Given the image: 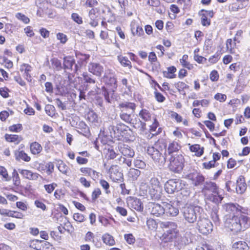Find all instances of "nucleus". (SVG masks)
Instances as JSON below:
<instances>
[{"label": "nucleus", "mask_w": 250, "mask_h": 250, "mask_svg": "<svg viewBox=\"0 0 250 250\" xmlns=\"http://www.w3.org/2000/svg\"><path fill=\"white\" fill-rule=\"evenodd\" d=\"M247 213H239L227 218L225 224L231 231L238 233L244 231L250 227V209L247 208Z\"/></svg>", "instance_id": "obj_1"}, {"label": "nucleus", "mask_w": 250, "mask_h": 250, "mask_svg": "<svg viewBox=\"0 0 250 250\" xmlns=\"http://www.w3.org/2000/svg\"><path fill=\"white\" fill-rule=\"evenodd\" d=\"M161 228L166 230L160 237V239L164 242H171L177 236L179 231L177 224L173 222H162L160 223Z\"/></svg>", "instance_id": "obj_2"}, {"label": "nucleus", "mask_w": 250, "mask_h": 250, "mask_svg": "<svg viewBox=\"0 0 250 250\" xmlns=\"http://www.w3.org/2000/svg\"><path fill=\"white\" fill-rule=\"evenodd\" d=\"M203 209L199 206H189L185 207L183 209V214L186 220L189 223H193L197 220Z\"/></svg>", "instance_id": "obj_3"}, {"label": "nucleus", "mask_w": 250, "mask_h": 250, "mask_svg": "<svg viewBox=\"0 0 250 250\" xmlns=\"http://www.w3.org/2000/svg\"><path fill=\"white\" fill-rule=\"evenodd\" d=\"M170 170L175 173H180L184 167L185 159L182 154L171 155L169 159Z\"/></svg>", "instance_id": "obj_4"}, {"label": "nucleus", "mask_w": 250, "mask_h": 250, "mask_svg": "<svg viewBox=\"0 0 250 250\" xmlns=\"http://www.w3.org/2000/svg\"><path fill=\"white\" fill-rule=\"evenodd\" d=\"M148 187V193L152 199H159L161 197L162 187L158 178L152 177L150 179Z\"/></svg>", "instance_id": "obj_5"}, {"label": "nucleus", "mask_w": 250, "mask_h": 250, "mask_svg": "<svg viewBox=\"0 0 250 250\" xmlns=\"http://www.w3.org/2000/svg\"><path fill=\"white\" fill-rule=\"evenodd\" d=\"M196 228L202 234L208 235L212 231L213 225L208 219L199 217L197 223Z\"/></svg>", "instance_id": "obj_6"}, {"label": "nucleus", "mask_w": 250, "mask_h": 250, "mask_svg": "<svg viewBox=\"0 0 250 250\" xmlns=\"http://www.w3.org/2000/svg\"><path fill=\"white\" fill-rule=\"evenodd\" d=\"M223 208L227 212L226 215H229L228 218L232 217L239 213H247V208L243 207L238 204L228 203L223 206Z\"/></svg>", "instance_id": "obj_7"}, {"label": "nucleus", "mask_w": 250, "mask_h": 250, "mask_svg": "<svg viewBox=\"0 0 250 250\" xmlns=\"http://www.w3.org/2000/svg\"><path fill=\"white\" fill-rule=\"evenodd\" d=\"M183 186L182 181L179 179H170L165 184V189L167 193L172 194L183 188Z\"/></svg>", "instance_id": "obj_8"}, {"label": "nucleus", "mask_w": 250, "mask_h": 250, "mask_svg": "<svg viewBox=\"0 0 250 250\" xmlns=\"http://www.w3.org/2000/svg\"><path fill=\"white\" fill-rule=\"evenodd\" d=\"M30 246L36 250H52L53 249L52 245L49 242L38 239L31 241Z\"/></svg>", "instance_id": "obj_9"}, {"label": "nucleus", "mask_w": 250, "mask_h": 250, "mask_svg": "<svg viewBox=\"0 0 250 250\" xmlns=\"http://www.w3.org/2000/svg\"><path fill=\"white\" fill-rule=\"evenodd\" d=\"M163 202L162 205L157 203H150L149 205V211L150 213L156 216H159L165 214L164 203Z\"/></svg>", "instance_id": "obj_10"}, {"label": "nucleus", "mask_w": 250, "mask_h": 250, "mask_svg": "<svg viewBox=\"0 0 250 250\" xmlns=\"http://www.w3.org/2000/svg\"><path fill=\"white\" fill-rule=\"evenodd\" d=\"M186 178L192 181V184L197 186L201 184L205 180L204 177L197 171L191 172L186 175Z\"/></svg>", "instance_id": "obj_11"}, {"label": "nucleus", "mask_w": 250, "mask_h": 250, "mask_svg": "<svg viewBox=\"0 0 250 250\" xmlns=\"http://www.w3.org/2000/svg\"><path fill=\"white\" fill-rule=\"evenodd\" d=\"M88 70L93 75L100 77L104 71V68L99 63L90 62L88 65Z\"/></svg>", "instance_id": "obj_12"}, {"label": "nucleus", "mask_w": 250, "mask_h": 250, "mask_svg": "<svg viewBox=\"0 0 250 250\" xmlns=\"http://www.w3.org/2000/svg\"><path fill=\"white\" fill-rule=\"evenodd\" d=\"M147 153L155 161L160 162L162 159L165 162V158L162 156V154L157 149L153 146H149L147 149Z\"/></svg>", "instance_id": "obj_13"}, {"label": "nucleus", "mask_w": 250, "mask_h": 250, "mask_svg": "<svg viewBox=\"0 0 250 250\" xmlns=\"http://www.w3.org/2000/svg\"><path fill=\"white\" fill-rule=\"evenodd\" d=\"M165 214L167 216H176L179 213V209L170 202L164 203Z\"/></svg>", "instance_id": "obj_14"}, {"label": "nucleus", "mask_w": 250, "mask_h": 250, "mask_svg": "<svg viewBox=\"0 0 250 250\" xmlns=\"http://www.w3.org/2000/svg\"><path fill=\"white\" fill-rule=\"evenodd\" d=\"M118 149L121 153L124 156L132 158L135 155L134 151L129 146L126 144H120Z\"/></svg>", "instance_id": "obj_15"}, {"label": "nucleus", "mask_w": 250, "mask_h": 250, "mask_svg": "<svg viewBox=\"0 0 250 250\" xmlns=\"http://www.w3.org/2000/svg\"><path fill=\"white\" fill-rule=\"evenodd\" d=\"M247 189V184L244 176H240L236 181V190L237 193L242 194Z\"/></svg>", "instance_id": "obj_16"}, {"label": "nucleus", "mask_w": 250, "mask_h": 250, "mask_svg": "<svg viewBox=\"0 0 250 250\" xmlns=\"http://www.w3.org/2000/svg\"><path fill=\"white\" fill-rule=\"evenodd\" d=\"M104 81L107 84L112 86L113 88H117V79L114 73L111 72L110 71H109V73H106V75L104 76Z\"/></svg>", "instance_id": "obj_17"}, {"label": "nucleus", "mask_w": 250, "mask_h": 250, "mask_svg": "<svg viewBox=\"0 0 250 250\" xmlns=\"http://www.w3.org/2000/svg\"><path fill=\"white\" fill-rule=\"evenodd\" d=\"M131 125L136 129H138L141 132L144 131L146 129V123L142 122L138 118H132L131 122L129 123Z\"/></svg>", "instance_id": "obj_18"}, {"label": "nucleus", "mask_w": 250, "mask_h": 250, "mask_svg": "<svg viewBox=\"0 0 250 250\" xmlns=\"http://www.w3.org/2000/svg\"><path fill=\"white\" fill-rule=\"evenodd\" d=\"M136 105L133 103L128 102H123L119 105V107L121 109V111H126L130 110L129 112H134Z\"/></svg>", "instance_id": "obj_19"}, {"label": "nucleus", "mask_w": 250, "mask_h": 250, "mask_svg": "<svg viewBox=\"0 0 250 250\" xmlns=\"http://www.w3.org/2000/svg\"><path fill=\"white\" fill-rule=\"evenodd\" d=\"M19 172L26 179L30 180H37L40 175L37 173H34L30 170L26 169H19Z\"/></svg>", "instance_id": "obj_20"}, {"label": "nucleus", "mask_w": 250, "mask_h": 250, "mask_svg": "<svg viewBox=\"0 0 250 250\" xmlns=\"http://www.w3.org/2000/svg\"><path fill=\"white\" fill-rule=\"evenodd\" d=\"M20 70L21 72H24L23 77L27 81H31V77L29 74V72L32 70L31 66L27 63H23L21 65Z\"/></svg>", "instance_id": "obj_21"}, {"label": "nucleus", "mask_w": 250, "mask_h": 250, "mask_svg": "<svg viewBox=\"0 0 250 250\" xmlns=\"http://www.w3.org/2000/svg\"><path fill=\"white\" fill-rule=\"evenodd\" d=\"M232 247L234 250H249L250 249L248 244L244 241H238L234 242Z\"/></svg>", "instance_id": "obj_22"}, {"label": "nucleus", "mask_w": 250, "mask_h": 250, "mask_svg": "<svg viewBox=\"0 0 250 250\" xmlns=\"http://www.w3.org/2000/svg\"><path fill=\"white\" fill-rule=\"evenodd\" d=\"M180 148V145L177 142L173 141L169 144L167 152L171 156L172 153L178 151Z\"/></svg>", "instance_id": "obj_23"}, {"label": "nucleus", "mask_w": 250, "mask_h": 250, "mask_svg": "<svg viewBox=\"0 0 250 250\" xmlns=\"http://www.w3.org/2000/svg\"><path fill=\"white\" fill-rule=\"evenodd\" d=\"M121 119L127 123H129L132 118L134 117V112L121 111L120 114Z\"/></svg>", "instance_id": "obj_24"}, {"label": "nucleus", "mask_w": 250, "mask_h": 250, "mask_svg": "<svg viewBox=\"0 0 250 250\" xmlns=\"http://www.w3.org/2000/svg\"><path fill=\"white\" fill-rule=\"evenodd\" d=\"M80 171L85 175H87L90 176L93 179H95L98 177V172L91 168L82 167L80 169Z\"/></svg>", "instance_id": "obj_25"}, {"label": "nucleus", "mask_w": 250, "mask_h": 250, "mask_svg": "<svg viewBox=\"0 0 250 250\" xmlns=\"http://www.w3.org/2000/svg\"><path fill=\"white\" fill-rule=\"evenodd\" d=\"M141 174V171L135 168H130L127 175L129 179L131 181H136L138 179V177Z\"/></svg>", "instance_id": "obj_26"}, {"label": "nucleus", "mask_w": 250, "mask_h": 250, "mask_svg": "<svg viewBox=\"0 0 250 250\" xmlns=\"http://www.w3.org/2000/svg\"><path fill=\"white\" fill-rule=\"evenodd\" d=\"M15 158L17 160H22L25 162L30 161V157L25 153L23 151H16L15 152Z\"/></svg>", "instance_id": "obj_27"}, {"label": "nucleus", "mask_w": 250, "mask_h": 250, "mask_svg": "<svg viewBox=\"0 0 250 250\" xmlns=\"http://www.w3.org/2000/svg\"><path fill=\"white\" fill-rule=\"evenodd\" d=\"M189 149L191 151L195 152V155L197 156H201L204 153V147H201L198 144L191 146Z\"/></svg>", "instance_id": "obj_28"}, {"label": "nucleus", "mask_w": 250, "mask_h": 250, "mask_svg": "<svg viewBox=\"0 0 250 250\" xmlns=\"http://www.w3.org/2000/svg\"><path fill=\"white\" fill-rule=\"evenodd\" d=\"M204 189L210 191L212 193H216L218 191V188L216 184L212 182H206L204 185Z\"/></svg>", "instance_id": "obj_29"}, {"label": "nucleus", "mask_w": 250, "mask_h": 250, "mask_svg": "<svg viewBox=\"0 0 250 250\" xmlns=\"http://www.w3.org/2000/svg\"><path fill=\"white\" fill-rule=\"evenodd\" d=\"M5 138L7 141L9 142H14L16 144H18L22 140L21 137L17 135L6 134L5 136Z\"/></svg>", "instance_id": "obj_30"}, {"label": "nucleus", "mask_w": 250, "mask_h": 250, "mask_svg": "<svg viewBox=\"0 0 250 250\" xmlns=\"http://www.w3.org/2000/svg\"><path fill=\"white\" fill-rule=\"evenodd\" d=\"M30 150L33 154H38L42 151V147L39 143L34 142L31 144Z\"/></svg>", "instance_id": "obj_31"}, {"label": "nucleus", "mask_w": 250, "mask_h": 250, "mask_svg": "<svg viewBox=\"0 0 250 250\" xmlns=\"http://www.w3.org/2000/svg\"><path fill=\"white\" fill-rule=\"evenodd\" d=\"M75 61L71 57H65L63 59L64 69H72Z\"/></svg>", "instance_id": "obj_32"}, {"label": "nucleus", "mask_w": 250, "mask_h": 250, "mask_svg": "<svg viewBox=\"0 0 250 250\" xmlns=\"http://www.w3.org/2000/svg\"><path fill=\"white\" fill-rule=\"evenodd\" d=\"M176 71L175 67L172 66L167 68V71L164 72V76L166 78L172 79L175 78V75L173 74Z\"/></svg>", "instance_id": "obj_33"}, {"label": "nucleus", "mask_w": 250, "mask_h": 250, "mask_svg": "<svg viewBox=\"0 0 250 250\" xmlns=\"http://www.w3.org/2000/svg\"><path fill=\"white\" fill-rule=\"evenodd\" d=\"M129 202H131L133 208L136 210L140 211L143 209V208L142 206V203L139 199H133L130 197Z\"/></svg>", "instance_id": "obj_34"}, {"label": "nucleus", "mask_w": 250, "mask_h": 250, "mask_svg": "<svg viewBox=\"0 0 250 250\" xmlns=\"http://www.w3.org/2000/svg\"><path fill=\"white\" fill-rule=\"evenodd\" d=\"M103 241L106 245L113 246L115 244L113 237L109 234H105L103 236Z\"/></svg>", "instance_id": "obj_35"}, {"label": "nucleus", "mask_w": 250, "mask_h": 250, "mask_svg": "<svg viewBox=\"0 0 250 250\" xmlns=\"http://www.w3.org/2000/svg\"><path fill=\"white\" fill-rule=\"evenodd\" d=\"M209 198L211 201L216 204L219 203L223 199V197L219 194L218 191H217L216 193L211 194L209 195Z\"/></svg>", "instance_id": "obj_36"}, {"label": "nucleus", "mask_w": 250, "mask_h": 250, "mask_svg": "<svg viewBox=\"0 0 250 250\" xmlns=\"http://www.w3.org/2000/svg\"><path fill=\"white\" fill-rule=\"evenodd\" d=\"M188 59V56L187 55H184L182 58L180 59V62L182 64L183 67H186L188 69H191L193 66L189 62H188L187 60Z\"/></svg>", "instance_id": "obj_37"}, {"label": "nucleus", "mask_w": 250, "mask_h": 250, "mask_svg": "<svg viewBox=\"0 0 250 250\" xmlns=\"http://www.w3.org/2000/svg\"><path fill=\"white\" fill-rule=\"evenodd\" d=\"M51 62L53 69L59 71L62 69V65L60 61L57 58H54L51 60Z\"/></svg>", "instance_id": "obj_38"}, {"label": "nucleus", "mask_w": 250, "mask_h": 250, "mask_svg": "<svg viewBox=\"0 0 250 250\" xmlns=\"http://www.w3.org/2000/svg\"><path fill=\"white\" fill-rule=\"evenodd\" d=\"M139 115L145 121H148L150 119V115L149 112L146 109H142L139 112Z\"/></svg>", "instance_id": "obj_39"}, {"label": "nucleus", "mask_w": 250, "mask_h": 250, "mask_svg": "<svg viewBox=\"0 0 250 250\" xmlns=\"http://www.w3.org/2000/svg\"><path fill=\"white\" fill-rule=\"evenodd\" d=\"M118 60L123 66H128L129 68H131V62L128 60L127 58L118 56Z\"/></svg>", "instance_id": "obj_40"}, {"label": "nucleus", "mask_w": 250, "mask_h": 250, "mask_svg": "<svg viewBox=\"0 0 250 250\" xmlns=\"http://www.w3.org/2000/svg\"><path fill=\"white\" fill-rule=\"evenodd\" d=\"M211 217L214 223L216 224L219 223L220 219L218 214V209L216 208H214L212 209V212L211 213Z\"/></svg>", "instance_id": "obj_41"}, {"label": "nucleus", "mask_w": 250, "mask_h": 250, "mask_svg": "<svg viewBox=\"0 0 250 250\" xmlns=\"http://www.w3.org/2000/svg\"><path fill=\"white\" fill-rule=\"evenodd\" d=\"M46 113L49 116L53 117L55 115V107L51 104H47L45 106Z\"/></svg>", "instance_id": "obj_42"}, {"label": "nucleus", "mask_w": 250, "mask_h": 250, "mask_svg": "<svg viewBox=\"0 0 250 250\" xmlns=\"http://www.w3.org/2000/svg\"><path fill=\"white\" fill-rule=\"evenodd\" d=\"M0 175L2 176L3 179L5 181H9L10 180V178L8 174L7 170L4 167L2 166L0 167Z\"/></svg>", "instance_id": "obj_43"}, {"label": "nucleus", "mask_w": 250, "mask_h": 250, "mask_svg": "<svg viewBox=\"0 0 250 250\" xmlns=\"http://www.w3.org/2000/svg\"><path fill=\"white\" fill-rule=\"evenodd\" d=\"M15 16L18 20L22 21L24 23L27 24L30 21V19L25 15L21 13H17Z\"/></svg>", "instance_id": "obj_44"}, {"label": "nucleus", "mask_w": 250, "mask_h": 250, "mask_svg": "<svg viewBox=\"0 0 250 250\" xmlns=\"http://www.w3.org/2000/svg\"><path fill=\"white\" fill-rule=\"evenodd\" d=\"M83 80L85 83H95V80L92 78V76L87 72L83 73Z\"/></svg>", "instance_id": "obj_45"}, {"label": "nucleus", "mask_w": 250, "mask_h": 250, "mask_svg": "<svg viewBox=\"0 0 250 250\" xmlns=\"http://www.w3.org/2000/svg\"><path fill=\"white\" fill-rule=\"evenodd\" d=\"M201 16V23L203 26H209L210 24V20L208 19L205 13L200 14Z\"/></svg>", "instance_id": "obj_46"}, {"label": "nucleus", "mask_w": 250, "mask_h": 250, "mask_svg": "<svg viewBox=\"0 0 250 250\" xmlns=\"http://www.w3.org/2000/svg\"><path fill=\"white\" fill-rule=\"evenodd\" d=\"M133 164L135 167L141 169L144 168L146 166V163L140 159H135Z\"/></svg>", "instance_id": "obj_47"}, {"label": "nucleus", "mask_w": 250, "mask_h": 250, "mask_svg": "<svg viewBox=\"0 0 250 250\" xmlns=\"http://www.w3.org/2000/svg\"><path fill=\"white\" fill-rule=\"evenodd\" d=\"M218 165V164L215 163L214 161L211 160L208 162H205L203 164L204 168L209 169L212 167H215Z\"/></svg>", "instance_id": "obj_48"}, {"label": "nucleus", "mask_w": 250, "mask_h": 250, "mask_svg": "<svg viewBox=\"0 0 250 250\" xmlns=\"http://www.w3.org/2000/svg\"><path fill=\"white\" fill-rule=\"evenodd\" d=\"M100 184L102 188L105 190L106 194L110 193V191L109 190V184L108 183L104 180H101L100 181Z\"/></svg>", "instance_id": "obj_49"}, {"label": "nucleus", "mask_w": 250, "mask_h": 250, "mask_svg": "<svg viewBox=\"0 0 250 250\" xmlns=\"http://www.w3.org/2000/svg\"><path fill=\"white\" fill-rule=\"evenodd\" d=\"M116 128L119 133H123L125 131H126L127 130L128 126L125 125L124 124L120 123L117 125Z\"/></svg>", "instance_id": "obj_50"}, {"label": "nucleus", "mask_w": 250, "mask_h": 250, "mask_svg": "<svg viewBox=\"0 0 250 250\" xmlns=\"http://www.w3.org/2000/svg\"><path fill=\"white\" fill-rule=\"evenodd\" d=\"M146 224L148 228L150 229H156L157 227V224L156 222L152 219H149L147 220Z\"/></svg>", "instance_id": "obj_51"}, {"label": "nucleus", "mask_w": 250, "mask_h": 250, "mask_svg": "<svg viewBox=\"0 0 250 250\" xmlns=\"http://www.w3.org/2000/svg\"><path fill=\"white\" fill-rule=\"evenodd\" d=\"M57 186L55 183H52L49 185H45L44 187L45 190L48 193H51L53 192L55 188Z\"/></svg>", "instance_id": "obj_52"}, {"label": "nucleus", "mask_w": 250, "mask_h": 250, "mask_svg": "<svg viewBox=\"0 0 250 250\" xmlns=\"http://www.w3.org/2000/svg\"><path fill=\"white\" fill-rule=\"evenodd\" d=\"M158 125H159L158 122H157V121L156 120V119H154V122L153 123L152 125H151L150 126V131L153 134H157V133L159 132V131H158V132H156L155 133H153L154 132L156 131V129H157V128L158 126Z\"/></svg>", "instance_id": "obj_53"}, {"label": "nucleus", "mask_w": 250, "mask_h": 250, "mask_svg": "<svg viewBox=\"0 0 250 250\" xmlns=\"http://www.w3.org/2000/svg\"><path fill=\"white\" fill-rule=\"evenodd\" d=\"M74 219L78 222L81 223L84 221V216L81 213H75L73 215Z\"/></svg>", "instance_id": "obj_54"}, {"label": "nucleus", "mask_w": 250, "mask_h": 250, "mask_svg": "<svg viewBox=\"0 0 250 250\" xmlns=\"http://www.w3.org/2000/svg\"><path fill=\"white\" fill-rule=\"evenodd\" d=\"M9 129L11 131L18 132L22 129V125L20 124L13 125L9 127Z\"/></svg>", "instance_id": "obj_55"}, {"label": "nucleus", "mask_w": 250, "mask_h": 250, "mask_svg": "<svg viewBox=\"0 0 250 250\" xmlns=\"http://www.w3.org/2000/svg\"><path fill=\"white\" fill-rule=\"evenodd\" d=\"M125 239L126 242L129 244H132L135 242V238L132 234H126L125 235Z\"/></svg>", "instance_id": "obj_56"}, {"label": "nucleus", "mask_w": 250, "mask_h": 250, "mask_svg": "<svg viewBox=\"0 0 250 250\" xmlns=\"http://www.w3.org/2000/svg\"><path fill=\"white\" fill-rule=\"evenodd\" d=\"M194 59L195 61L199 63H204L207 61V59L206 58L196 54L194 55Z\"/></svg>", "instance_id": "obj_57"}, {"label": "nucleus", "mask_w": 250, "mask_h": 250, "mask_svg": "<svg viewBox=\"0 0 250 250\" xmlns=\"http://www.w3.org/2000/svg\"><path fill=\"white\" fill-rule=\"evenodd\" d=\"M55 104L56 105L59 107V108L61 109L62 110H65L66 109V104H65L62 103L60 99L57 98L55 100Z\"/></svg>", "instance_id": "obj_58"}, {"label": "nucleus", "mask_w": 250, "mask_h": 250, "mask_svg": "<svg viewBox=\"0 0 250 250\" xmlns=\"http://www.w3.org/2000/svg\"><path fill=\"white\" fill-rule=\"evenodd\" d=\"M72 19L77 23H83L82 18L77 13H73L71 15Z\"/></svg>", "instance_id": "obj_59"}, {"label": "nucleus", "mask_w": 250, "mask_h": 250, "mask_svg": "<svg viewBox=\"0 0 250 250\" xmlns=\"http://www.w3.org/2000/svg\"><path fill=\"white\" fill-rule=\"evenodd\" d=\"M57 39L60 40L61 42L62 43H65L67 40L66 36L65 34L61 33L57 34Z\"/></svg>", "instance_id": "obj_60"}, {"label": "nucleus", "mask_w": 250, "mask_h": 250, "mask_svg": "<svg viewBox=\"0 0 250 250\" xmlns=\"http://www.w3.org/2000/svg\"><path fill=\"white\" fill-rule=\"evenodd\" d=\"M64 193L62 189H57L54 192V196L57 199H61L64 196Z\"/></svg>", "instance_id": "obj_61"}, {"label": "nucleus", "mask_w": 250, "mask_h": 250, "mask_svg": "<svg viewBox=\"0 0 250 250\" xmlns=\"http://www.w3.org/2000/svg\"><path fill=\"white\" fill-rule=\"evenodd\" d=\"M214 98L216 100L219 101L221 102H223L226 101L227 99V96L225 94L217 93L215 95Z\"/></svg>", "instance_id": "obj_62"}, {"label": "nucleus", "mask_w": 250, "mask_h": 250, "mask_svg": "<svg viewBox=\"0 0 250 250\" xmlns=\"http://www.w3.org/2000/svg\"><path fill=\"white\" fill-rule=\"evenodd\" d=\"M101 194V191L100 188H97L95 189L92 194V199L95 200Z\"/></svg>", "instance_id": "obj_63"}, {"label": "nucleus", "mask_w": 250, "mask_h": 250, "mask_svg": "<svg viewBox=\"0 0 250 250\" xmlns=\"http://www.w3.org/2000/svg\"><path fill=\"white\" fill-rule=\"evenodd\" d=\"M155 97L157 101L159 102H163L165 100V97L160 93L155 91Z\"/></svg>", "instance_id": "obj_64"}]
</instances>
